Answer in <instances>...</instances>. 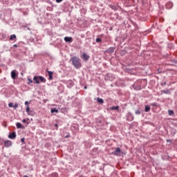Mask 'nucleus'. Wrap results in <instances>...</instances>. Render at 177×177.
Masks as SVG:
<instances>
[{
    "label": "nucleus",
    "mask_w": 177,
    "mask_h": 177,
    "mask_svg": "<svg viewBox=\"0 0 177 177\" xmlns=\"http://www.w3.org/2000/svg\"><path fill=\"white\" fill-rule=\"evenodd\" d=\"M71 62L75 68H81V59H80V58L77 57H73L71 58Z\"/></svg>",
    "instance_id": "f257e3e1"
},
{
    "label": "nucleus",
    "mask_w": 177,
    "mask_h": 177,
    "mask_svg": "<svg viewBox=\"0 0 177 177\" xmlns=\"http://www.w3.org/2000/svg\"><path fill=\"white\" fill-rule=\"evenodd\" d=\"M33 80L35 81V84H39V81L40 82H46V80L42 76H35L33 77Z\"/></svg>",
    "instance_id": "f03ea898"
},
{
    "label": "nucleus",
    "mask_w": 177,
    "mask_h": 177,
    "mask_svg": "<svg viewBox=\"0 0 177 177\" xmlns=\"http://www.w3.org/2000/svg\"><path fill=\"white\" fill-rule=\"evenodd\" d=\"M112 154L113 156H121V149H120L119 147L116 148L115 151H113Z\"/></svg>",
    "instance_id": "7ed1b4c3"
},
{
    "label": "nucleus",
    "mask_w": 177,
    "mask_h": 177,
    "mask_svg": "<svg viewBox=\"0 0 177 177\" xmlns=\"http://www.w3.org/2000/svg\"><path fill=\"white\" fill-rule=\"evenodd\" d=\"M89 55H86L85 53L82 54V59H83V60L85 62H88V60H89Z\"/></svg>",
    "instance_id": "20e7f679"
},
{
    "label": "nucleus",
    "mask_w": 177,
    "mask_h": 177,
    "mask_svg": "<svg viewBox=\"0 0 177 177\" xmlns=\"http://www.w3.org/2000/svg\"><path fill=\"white\" fill-rule=\"evenodd\" d=\"M4 146H5V147H10V146H12V141L6 140L4 142Z\"/></svg>",
    "instance_id": "39448f33"
},
{
    "label": "nucleus",
    "mask_w": 177,
    "mask_h": 177,
    "mask_svg": "<svg viewBox=\"0 0 177 177\" xmlns=\"http://www.w3.org/2000/svg\"><path fill=\"white\" fill-rule=\"evenodd\" d=\"M9 139H16V133L12 132L8 135Z\"/></svg>",
    "instance_id": "423d86ee"
},
{
    "label": "nucleus",
    "mask_w": 177,
    "mask_h": 177,
    "mask_svg": "<svg viewBox=\"0 0 177 177\" xmlns=\"http://www.w3.org/2000/svg\"><path fill=\"white\" fill-rule=\"evenodd\" d=\"M64 41H65V42H69V43L73 42V37H65Z\"/></svg>",
    "instance_id": "0eeeda50"
},
{
    "label": "nucleus",
    "mask_w": 177,
    "mask_h": 177,
    "mask_svg": "<svg viewBox=\"0 0 177 177\" xmlns=\"http://www.w3.org/2000/svg\"><path fill=\"white\" fill-rule=\"evenodd\" d=\"M17 77V74L16 73V71H11V77L12 80H15Z\"/></svg>",
    "instance_id": "6e6552de"
},
{
    "label": "nucleus",
    "mask_w": 177,
    "mask_h": 177,
    "mask_svg": "<svg viewBox=\"0 0 177 177\" xmlns=\"http://www.w3.org/2000/svg\"><path fill=\"white\" fill-rule=\"evenodd\" d=\"M16 125H17V128L18 129H24V127L21 124V123H20V122H17V124H16Z\"/></svg>",
    "instance_id": "1a4fd4ad"
},
{
    "label": "nucleus",
    "mask_w": 177,
    "mask_h": 177,
    "mask_svg": "<svg viewBox=\"0 0 177 177\" xmlns=\"http://www.w3.org/2000/svg\"><path fill=\"white\" fill-rule=\"evenodd\" d=\"M150 106H149V105H147L146 106H145V111L146 112V113H149V111H150Z\"/></svg>",
    "instance_id": "9d476101"
},
{
    "label": "nucleus",
    "mask_w": 177,
    "mask_h": 177,
    "mask_svg": "<svg viewBox=\"0 0 177 177\" xmlns=\"http://www.w3.org/2000/svg\"><path fill=\"white\" fill-rule=\"evenodd\" d=\"M97 102L100 103V104H103V103H104L103 99L100 98V97L97 98Z\"/></svg>",
    "instance_id": "9b49d317"
},
{
    "label": "nucleus",
    "mask_w": 177,
    "mask_h": 177,
    "mask_svg": "<svg viewBox=\"0 0 177 177\" xmlns=\"http://www.w3.org/2000/svg\"><path fill=\"white\" fill-rule=\"evenodd\" d=\"M51 113H59V110H57L56 108H53L51 109Z\"/></svg>",
    "instance_id": "f8f14e48"
},
{
    "label": "nucleus",
    "mask_w": 177,
    "mask_h": 177,
    "mask_svg": "<svg viewBox=\"0 0 177 177\" xmlns=\"http://www.w3.org/2000/svg\"><path fill=\"white\" fill-rule=\"evenodd\" d=\"M162 92V93H165V95H168V93H169V90H163Z\"/></svg>",
    "instance_id": "ddd939ff"
},
{
    "label": "nucleus",
    "mask_w": 177,
    "mask_h": 177,
    "mask_svg": "<svg viewBox=\"0 0 177 177\" xmlns=\"http://www.w3.org/2000/svg\"><path fill=\"white\" fill-rule=\"evenodd\" d=\"M10 40L16 39V35H12L10 37Z\"/></svg>",
    "instance_id": "4468645a"
},
{
    "label": "nucleus",
    "mask_w": 177,
    "mask_h": 177,
    "mask_svg": "<svg viewBox=\"0 0 177 177\" xmlns=\"http://www.w3.org/2000/svg\"><path fill=\"white\" fill-rule=\"evenodd\" d=\"M111 110H118V106H112L111 107Z\"/></svg>",
    "instance_id": "2eb2a0df"
},
{
    "label": "nucleus",
    "mask_w": 177,
    "mask_h": 177,
    "mask_svg": "<svg viewBox=\"0 0 177 177\" xmlns=\"http://www.w3.org/2000/svg\"><path fill=\"white\" fill-rule=\"evenodd\" d=\"M169 115H174V111L169 110Z\"/></svg>",
    "instance_id": "dca6fc26"
},
{
    "label": "nucleus",
    "mask_w": 177,
    "mask_h": 177,
    "mask_svg": "<svg viewBox=\"0 0 177 177\" xmlns=\"http://www.w3.org/2000/svg\"><path fill=\"white\" fill-rule=\"evenodd\" d=\"M48 75H53V72H52L50 71H48Z\"/></svg>",
    "instance_id": "f3484780"
},
{
    "label": "nucleus",
    "mask_w": 177,
    "mask_h": 177,
    "mask_svg": "<svg viewBox=\"0 0 177 177\" xmlns=\"http://www.w3.org/2000/svg\"><path fill=\"white\" fill-rule=\"evenodd\" d=\"M96 42L97 43L102 42V39L100 38H97L96 39Z\"/></svg>",
    "instance_id": "a211bd4d"
},
{
    "label": "nucleus",
    "mask_w": 177,
    "mask_h": 177,
    "mask_svg": "<svg viewBox=\"0 0 177 177\" xmlns=\"http://www.w3.org/2000/svg\"><path fill=\"white\" fill-rule=\"evenodd\" d=\"M17 107H19V104H15L13 106V108H14L15 109H17Z\"/></svg>",
    "instance_id": "6ab92c4d"
},
{
    "label": "nucleus",
    "mask_w": 177,
    "mask_h": 177,
    "mask_svg": "<svg viewBox=\"0 0 177 177\" xmlns=\"http://www.w3.org/2000/svg\"><path fill=\"white\" fill-rule=\"evenodd\" d=\"M8 107H13V103H12V102L9 103Z\"/></svg>",
    "instance_id": "aec40b11"
},
{
    "label": "nucleus",
    "mask_w": 177,
    "mask_h": 177,
    "mask_svg": "<svg viewBox=\"0 0 177 177\" xmlns=\"http://www.w3.org/2000/svg\"><path fill=\"white\" fill-rule=\"evenodd\" d=\"M49 76V80H53V75H50Z\"/></svg>",
    "instance_id": "412c9836"
},
{
    "label": "nucleus",
    "mask_w": 177,
    "mask_h": 177,
    "mask_svg": "<svg viewBox=\"0 0 177 177\" xmlns=\"http://www.w3.org/2000/svg\"><path fill=\"white\" fill-rule=\"evenodd\" d=\"M30 111V106L26 107V113H28Z\"/></svg>",
    "instance_id": "4be33fe9"
},
{
    "label": "nucleus",
    "mask_w": 177,
    "mask_h": 177,
    "mask_svg": "<svg viewBox=\"0 0 177 177\" xmlns=\"http://www.w3.org/2000/svg\"><path fill=\"white\" fill-rule=\"evenodd\" d=\"M136 114H137V115L140 114V111H136Z\"/></svg>",
    "instance_id": "5701e85b"
},
{
    "label": "nucleus",
    "mask_w": 177,
    "mask_h": 177,
    "mask_svg": "<svg viewBox=\"0 0 177 177\" xmlns=\"http://www.w3.org/2000/svg\"><path fill=\"white\" fill-rule=\"evenodd\" d=\"M63 0H56L57 3H60Z\"/></svg>",
    "instance_id": "b1692460"
},
{
    "label": "nucleus",
    "mask_w": 177,
    "mask_h": 177,
    "mask_svg": "<svg viewBox=\"0 0 177 177\" xmlns=\"http://www.w3.org/2000/svg\"><path fill=\"white\" fill-rule=\"evenodd\" d=\"M28 80L29 81L28 84L32 83V80L31 79H28Z\"/></svg>",
    "instance_id": "393cba45"
},
{
    "label": "nucleus",
    "mask_w": 177,
    "mask_h": 177,
    "mask_svg": "<svg viewBox=\"0 0 177 177\" xmlns=\"http://www.w3.org/2000/svg\"><path fill=\"white\" fill-rule=\"evenodd\" d=\"M162 86H165V85H167V82H164L161 84Z\"/></svg>",
    "instance_id": "a878e982"
},
{
    "label": "nucleus",
    "mask_w": 177,
    "mask_h": 177,
    "mask_svg": "<svg viewBox=\"0 0 177 177\" xmlns=\"http://www.w3.org/2000/svg\"><path fill=\"white\" fill-rule=\"evenodd\" d=\"M26 106L28 105V101L25 102Z\"/></svg>",
    "instance_id": "bb28decb"
},
{
    "label": "nucleus",
    "mask_w": 177,
    "mask_h": 177,
    "mask_svg": "<svg viewBox=\"0 0 177 177\" xmlns=\"http://www.w3.org/2000/svg\"><path fill=\"white\" fill-rule=\"evenodd\" d=\"M25 139L24 138H21V141L22 142V143L24 142Z\"/></svg>",
    "instance_id": "cd10ccee"
},
{
    "label": "nucleus",
    "mask_w": 177,
    "mask_h": 177,
    "mask_svg": "<svg viewBox=\"0 0 177 177\" xmlns=\"http://www.w3.org/2000/svg\"><path fill=\"white\" fill-rule=\"evenodd\" d=\"M22 122H24V123L26 122V119H24V120H22Z\"/></svg>",
    "instance_id": "c85d7f7f"
},
{
    "label": "nucleus",
    "mask_w": 177,
    "mask_h": 177,
    "mask_svg": "<svg viewBox=\"0 0 177 177\" xmlns=\"http://www.w3.org/2000/svg\"><path fill=\"white\" fill-rule=\"evenodd\" d=\"M111 52H114V48H111Z\"/></svg>",
    "instance_id": "c756f323"
},
{
    "label": "nucleus",
    "mask_w": 177,
    "mask_h": 177,
    "mask_svg": "<svg viewBox=\"0 0 177 177\" xmlns=\"http://www.w3.org/2000/svg\"><path fill=\"white\" fill-rule=\"evenodd\" d=\"M175 133H176V130H174V131L173 132V135H175Z\"/></svg>",
    "instance_id": "7c9ffc66"
},
{
    "label": "nucleus",
    "mask_w": 177,
    "mask_h": 177,
    "mask_svg": "<svg viewBox=\"0 0 177 177\" xmlns=\"http://www.w3.org/2000/svg\"><path fill=\"white\" fill-rule=\"evenodd\" d=\"M14 48H17V44H14Z\"/></svg>",
    "instance_id": "2f4dec72"
},
{
    "label": "nucleus",
    "mask_w": 177,
    "mask_h": 177,
    "mask_svg": "<svg viewBox=\"0 0 177 177\" xmlns=\"http://www.w3.org/2000/svg\"><path fill=\"white\" fill-rule=\"evenodd\" d=\"M167 142H169V143L171 142V140H167Z\"/></svg>",
    "instance_id": "473e14b6"
},
{
    "label": "nucleus",
    "mask_w": 177,
    "mask_h": 177,
    "mask_svg": "<svg viewBox=\"0 0 177 177\" xmlns=\"http://www.w3.org/2000/svg\"><path fill=\"white\" fill-rule=\"evenodd\" d=\"M55 127H56L57 129V124H55Z\"/></svg>",
    "instance_id": "72a5a7b5"
},
{
    "label": "nucleus",
    "mask_w": 177,
    "mask_h": 177,
    "mask_svg": "<svg viewBox=\"0 0 177 177\" xmlns=\"http://www.w3.org/2000/svg\"><path fill=\"white\" fill-rule=\"evenodd\" d=\"M65 138H70V135L66 136Z\"/></svg>",
    "instance_id": "f704fd0d"
},
{
    "label": "nucleus",
    "mask_w": 177,
    "mask_h": 177,
    "mask_svg": "<svg viewBox=\"0 0 177 177\" xmlns=\"http://www.w3.org/2000/svg\"><path fill=\"white\" fill-rule=\"evenodd\" d=\"M24 177H28V176H24Z\"/></svg>",
    "instance_id": "c9c22d12"
},
{
    "label": "nucleus",
    "mask_w": 177,
    "mask_h": 177,
    "mask_svg": "<svg viewBox=\"0 0 177 177\" xmlns=\"http://www.w3.org/2000/svg\"><path fill=\"white\" fill-rule=\"evenodd\" d=\"M84 89H86V86L84 87Z\"/></svg>",
    "instance_id": "e433bc0d"
},
{
    "label": "nucleus",
    "mask_w": 177,
    "mask_h": 177,
    "mask_svg": "<svg viewBox=\"0 0 177 177\" xmlns=\"http://www.w3.org/2000/svg\"><path fill=\"white\" fill-rule=\"evenodd\" d=\"M112 9H115V8H112Z\"/></svg>",
    "instance_id": "4c0bfd02"
}]
</instances>
